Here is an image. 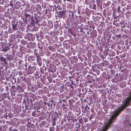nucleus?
<instances>
[{
    "label": "nucleus",
    "mask_w": 131,
    "mask_h": 131,
    "mask_svg": "<svg viewBox=\"0 0 131 131\" xmlns=\"http://www.w3.org/2000/svg\"><path fill=\"white\" fill-rule=\"evenodd\" d=\"M77 131V130H75V131Z\"/></svg>",
    "instance_id": "18"
},
{
    "label": "nucleus",
    "mask_w": 131,
    "mask_h": 131,
    "mask_svg": "<svg viewBox=\"0 0 131 131\" xmlns=\"http://www.w3.org/2000/svg\"><path fill=\"white\" fill-rule=\"evenodd\" d=\"M9 49V48L8 47L5 46L4 47L2 48V51L5 52H6Z\"/></svg>",
    "instance_id": "3"
},
{
    "label": "nucleus",
    "mask_w": 131,
    "mask_h": 131,
    "mask_svg": "<svg viewBox=\"0 0 131 131\" xmlns=\"http://www.w3.org/2000/svg\"><path fill=\"white\" fill-rule=\"evenodd\" d=\"M0 60L2 62V64H6V59L4 58L3 57H1L0 58Z\"/></svg>",
    "instance_id": "2"
},
{
    "label": "nucleus",
    "mask_w": 131,
    "mask_h": 131,
    "mask_svg": "<svg viewBox=\"0 0 131 131\" xmlns=\"http://www.w3.org/2000/svg\"><path fill=\"white\" fill-rule=\"evenodd\" d=\"M64 2H65V0H64Z\"/></svg>",
    "instance_id": "15"
},
{
    "label": "nucleus",
    "mask_w": 131,
    "mask_h": 131,
    "mask_svg": "<svg viewBox=\"0 0 131 131\" xmlns=\"http://www.w3.org/2000/svg\"><path fill=\"white\" fill-rule=\"evenodd\" d=\"M50 131H54L55 129L53 126L51 127L49 129Z\"/></svg>",
    "instance_id": "4"
},
{
    "label": "nucleus",
    "mask_w": 131,
    "mask_h": 131,
    "mask_svg": "<svg viewBox=\"0 0 131 131\" xmlns=\"http://www.w3.org/2000/svg\"><path fill=\"white\" fill-rule=\"evenodd\" d=\"M7 60H8L9 61L10 60L9 58H8Z\"/></svg>",
    "instance_id": "13"
},
{
    "label": "nucleus",
    "mask_w": 131,
    "mask_h": 131,
    "mask_svg": "<svg viewBox=\"0 0 131 131\" xmlns=\"http://www.w3.org/2000/svg\"><path fill=\"white\" fill-rule=\"evenodd\" d=\"M10 5L11 6H13V4L11 3V2H10Z\"/></svg>",
    "instance_id": "9"
},
{
    "label": "nucleus",
    "mask_w": 131,
    "mask_h": 131,
    "mask_svg": "<svg viewBox=\"0 0 131 131\" xmlns=\"http://www.w3.org/2000/svg\"><path fill=\"white\" fill-rule=\"evenodd\" d=\"M71 77H69V79H70V81H71Z\"/></svg>",
    "instance_id": "10"
},
{
    "label": "nucleus",
    "mask_w": 131,
    "mask_h": 131,
    "mask_svg": "<svg viewBox=\"0 0 131 131\" xmlns=\"http://www.w3.org/2000/svg\"><path fill=\"white\" fill-rule=\"evenodd\" d=\"M56 124L54 122H53L52 125L53 126H54Z\"/></svg>",
    "instance_id": "7"
},
{
    "label": "nucleus",
    "mask_w": 131,
    "mask_h": 131,
    "mask_svg": "<svg viewBox=\"0 0 131 131\" xmlns=\"http://www.w3.org/2000/svg\"><path fill=\"white\" fill-rule=\"evenodd\" d=\"M87 108H88V110L89 109V107H88V105H86L85 107V109H86L87 110Z\"/></svg>",
    "instance_id": "6"
},
{
    "label": "nucleus",
    "mask_w": 131,
    "mask_h": 131,
    "mask_svg": "<svg viewBox=\"0 0 131 131\" xmlns=\"http://www.w3.org/2000/svg\"><path fill=\"white\" fill-rule=\"evenodd\" d=\"M18 3L20 4V3Z\"/></svg>",
    "instance_id": "17"
},
{
    "label": "nucleus",
    "mask_w": 131,
    "mask_h": 131,
    "mask_svg": "<svg viewBox=\"0 0 131 131\" xmlns=\"http://www.w3.org/2000/svg\"><path fill=\"white\" fill-rule=\"evenodd\" d=\"M130 126H131V124H130Z\"/></svg>",
    "instance_id": "16"
},
{
    "label": "nucleus",
    "mask_w": 131,
    "mask_h": 131,
    "mask_svg": "<svg viewBox=\"0 0 131 131\" xmlns=\"http://www.w3.org/2000/svg\"><path fill=\"white\" fill-rule=\"evenodd\" d=\"M78 127H77V128H80V124H78Z\"/></svg>",
    "instance_id": "8"
},
{
    "label": "nucleus",
    "mask_w": 131,
    "mask_h": 131,
    "mask_svg": "<svg viewBox=\"0 0 131 131\" xmlns=\"http://www.w3.org/2000/svg\"><path fill=\"white\" fill-rule=\"evenodd\" d=\"M121 8L119 6H118L117 8V11L118 13H120L121 11L120 10V9Z\"/></svg>",
    "instance_id": "5"
},
{
    "label": "nucleus",
    "mask_w": 131,
    "mask_h": 131,
    "mask_svg": "<svg viewBox=\"0 0 131 131\" xmlns=\"http://www.w3.org/2000/svg\"><path fill=\"white\" fill-rule=\"evenodd\" d=\"M66 116H64L65 119L66 120L69 121V120H72L73 119V116L71 115H65Z\"/></svg>",
    "instance_id": "1"
},
{
    "label": "nucleus",
    "mask_w": 131,
    "mask_h": 131,
    "mask_svg": "<svg viewBox=\"0 0 131 131\" xmlns=\"http://www.w3.org/2000/svg\"><path fill=\"white\" fill-rule=\"evenodd\" d=\"M67 1L68 2V1L70 2V0H67Z\"/></svg>",
    "instance_id": "11"
},
{
    "label": "nucleus",
    "mask_w": 131,
    "mask_h": 131,
    "mask_svg": "<svg viewBox=\"0 0 131 131\" xmlns=\"http://www.w3.org/2000/svg\"><path fill=\"white\" fill-rule=\"evenodd\" d=\"M102 87V85H101L100 86H99V88H100V87Z\"/></svg>",
    "instance_id": "12"
},
{
    "label": "nucleus",
    "mask_w": 131,
    "mask_h": 131,
    "mask_svg": "<svg viewBox=\"0 0 131 131\" xmlns=\"http://www.w3.org/2000/svg\"><path fill=\"white\" fill-rule=\"evenodd\" d=\"M7 115H6V117H7Z\"/></svg>",
    "instance_id": "14"
}]
</instances>
